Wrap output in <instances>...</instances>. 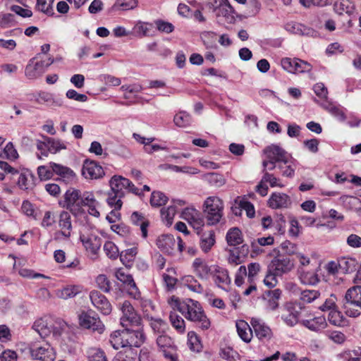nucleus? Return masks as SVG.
Listing matches in <instances>:
<instances>
[{
	"label": "nucleus",
	"instance_id": "obj_39",
	"mask_svg": "<svg viewBox=\"0 0 361 361\" xmlns=\"http://www.w3.org/2000/svg\"><path fill=\"white\" fill-rule=\"evenodd\" d=\"M355 5L350 0H339L334 4V10L340 15L347 13L350 15L353 13Z\"/></svg>",
	"mask_w": 361,
	"mask_h": 361
},
{
	"label": "nucleus",
	"instance_id": "obj_63",
	"mask_svg": "<svg viewBox=\"0 0 361 361\" xmlns=\"http://www.w3.org/2000/svg\"><path fill=\"white\" fill-rule=\"evenodd\" d=\"M88 359L90 361H107L104 352L97 348H92L89 350Z\"/></svg>",
	"mask_w": 361,
	"mask_h": 361
},
{
	"label": "nucleus",
	"instance_id": "obj_6",
	"mask_svg": "<svg viewBox=\"0 0 361 361\" xmlns=\"http://www.w3.org/2000/svg\"><path fill=\"white\" fill-rule=\"evenodd\" d=\"M209 6L219 21L227 23L234 22L233 9L227 0H209Z\"/></svg>",
	"mask_w": 361,
	"mask_h": 361
},
{
	"label": "nucleus",
	"instance_id": "obj_14",
	"mask_svg": "<svg viewBox=\"0 0 361 361\" xmlns=\"http://www.w3.org/2000/svg\"><path fill=\"white\" fill-rule=\"evenodd\" d=\"M128 328L124 329V338L128 347H140L145 340V335L141 327Z\"/></svg>",
	"mask_w": 361,
	"mask_h": 361
},
{
	"label": "nucleus",
	"instance_id": "obj_12",
	"mask_svg": "<svg viewBox=\"0 0 361 361\" xmlns=\"http://www.w3.org/2000/svg\"><path fill=\"white\" fill-rule=\"evenodd\" d=\"M34 60L35 59L30 60L25 71L26 77L30 80L40 77L45 72L47 68L54 63V59L51 58L47 62L40 61L34 63Z\"/></svg>",
	"mask_w": 361,
	"mask_h": 361
},
{
	"label": "nucleus",
	"instance_id": "obj_31",
	"mask_svg": "<svg viewBox=\"0 0 361 361\" xmlns=\"http://www.w3.org/2000/svg\"><path fill=\"white\" fill-rule=\"evenodd\" d=\"M236 329L238 336L245 343H250L253 336L252 331L249 324L244 320L236 322Z\"/></svg>",
	"mask_w": 361,
	"mask_h": 361
},
{
	"label": "nucleus",
	"instance_id": "obj_50",
	"mask_svg": "<svg viewBox=\"0 0 361 361\" xmlns=\"http://www.w3.org/2000/svg\"><path fill=\"white\" fill-rule=\"evenodd\" d=\"M173 121L177 126L184 128L190 124L192 118L189 114L185 111H180L175 115Z\"/></svg>",
	"mask_w": 361,
	"mask_h": 361
},
{
	"label": "nucleus",
	"instance_id": "obj_23",
	"mask_svg": "<svg viewBox=\"0 0 361 361\" xmlns=\"http://www.w3.org/2000/svg\"><path fill=\"white\" fill-rule=\"evenodd\" d=\"M82 172L86 178L90 179H97L104 175L103 168L94 161H86Z\"/></svg>",
	"mask_w": 361,
	"mask_h": 361
},
{
	"label": "nucleus",
	"instance_id": "obj_34",
	"mask_svg": "<svg viewBox=\"0 0 361 361\" xmlns=\"http://www.w3.org/2000/svg\"><path fill=\"white\" fill-rule=\"evenodd\" d=\"M299 279L304 285L314 286L319 282L318 274L314 271H299Z\"/></svg>",
	"mask_w": 361,
	"mask_h": 361
},
{
	"label": "nucleus",
	"instance_id": "obj_7",
	"mask_svg": "<svg viewBox=\"0 0 361 361\" xmlns=\"http://www.w3.org/2000/svg\"><path fill=\"white\" fill-rule=\"evenodd\" d=\"M111 190L114 192L125 196V190L140 195L139 189L128 178L121 176H114L109 181Z\"/></svg>",
	"mask_w": 361,
	"mask_h": 361
},
{
	"label": "nucleus",
	"instance_id": "obj_25",
	"mask_svg": "<svg viewBox=\"0 0 361 361\" xmlns=\"http://www.w3.org/2000/svg\"><path fill=\"white\" fill-rule=\"evenodd\" d=\"M156 244L161 252L171 255L175 250L176 240L172 235H161L157 239Z\"/></svg>",
	"mask_w": 361,
	"mask_h": 361
},
{
	"label": "nucleus",
	"instance_id": "obj_43",
	"mask_svg": "<svg viewBox=\"0 0 361 361\" xmlns=\"http://www.w3.org/2000/svg\"><path fill=\"white\" fill-rule=\"evenodd\" d=\"M148 319L150 321L151 328L156 334H164L169 329L168 324L160 318L155 319L152 317Z\"/></svg>",
	"mask_w": 361,
	"mask_h": 361
},
{
	"label": "nucleus",
	"instance_id": "obj_54",
	"mask_svg": "<svg viewBox=\"0 0 361 361\" xmlns=\"http://www.w3.org/2000/svg\"><path fill=\"white\" fill-rule=\"evenodd\" d=\"M188 345L189 348L194 352H200L202 349V345L198 336L194 331H190L188 334Z\"/></svg>",
	"mask_w": 361,
	"mask_h": 361
},
{
	"label": "nucleus",
	"instance_id": "obj_9",
	"mask_svg": "<svg viewBox=\"0 0 361 361\" xmlns=\"http://www.w3.org/2000/svg\"><path fill=\"white\" fill-rule=\"evenodd\" d=\"M92 305L102 314L109 315L112 311V306L107 298L99 290H92L89 295Z\"/></svg>",
	"mask_w": 361,
	"mask_h": 361
},
{
	"label": "nucleus",
	"instance_id": "obj_29",
	"mask_svg": "<svg viewBox=\"0 0 361 361\" xmlns=\"http://www.w3.org/2000/svg\"><path fill=\"white\" fill-rule=\"evenodd\" d=\"M82 290L83 287L80 285H71L57 290L56 294L58 298L67 300L82 293Z\"/></svg>",
	"mask_w": 361,
	"mask_h": 361
},
{
	"label": "nucleus",
	"instance_id": "obj_51",
	"mask_svg": "<svg viewBox=\"0 0 361 361\" xmlns=\"http://www.w3.org/2000/svg\"><path fill=\"white\" fill-rule=\"evenodd\" d=\"M97 287L104 293H109L111 289V283L105 274H99L95 279Z\"/></svg>",
	"mask_w": 361,
	"mask_h": 361
},
{
	"label": "nucleus",
	"instance_id": "obj_38",
	"mask_svg": "<svg viewBox=\"0 0 361 361\" xmlns=\"http://www.w3.org/2000/svg\"><path fill=\"white\" fill-rule=\"evenodd\" d=\"M138 5L137 0H116L111 6V11H128L135 8Z\"/></svg>",
	"mask_w": 361,
	"mask_h": 361
},
{
	"label": "nucleus",
	"instance_id": "obj_18",
	"mask_svg": "<svg viewBox=\"0 0 361 361\" xmlns=\"http://www.w3.org/2000/svg\"><path fill=\"white\" fill-rule=\"evenodd\" d=\"M211 274L218 287L225 290H228L231 280L228 271L226 269L216 266L212 271Z\"/></svg>",
	"mask_w": 361,
	"mask_h": 361
},
{
	"label": "nucleus",
	"instance_id": "obj_64",
	"mask_svg": "<svg viewBox=\"0 0 361 361\" xmlns=\"http://www.w3.org/2000/svg\"><path fill=\"white\" fill-rule=\"evenodd\" d=\"M157 29L164 33H171L174 30V26L169 22L162 20H157L154 22Z\"/></svg>",
	"mask_w": 361,
	"mask_h": 361
},
{
	"label": "nucleus",
	"instance_id": "obj_28",
	"mask_svg": "<svg viewBox=\"0 0 361 361\" xmlns=\"http://www.w3.org/2000/svg\"><path fill=\"white\" fill-rule=\"evenodd\" d=\"M281 290L279 288L266 291L263 298L267 301V307L271 310H275L279 307V300L281 296Z\"/></svg>",
	"mask_w": 361,
	"mask_h": 361
},
{
	"label": "nucleus",
	"instance_id": "obj_35",
	"mask_svg": "<svg viewBox=\"0 0 361 361\" xmlns=\"http://www.w3.org/2000/svg\"><path fill=\"white\" fill-rule=\"evenodd\" d=\"M338 265L341 274H348L356 270L357 262L354 258L341 257L338 259Z\"/></svg>",
	"mask_w": 361,
	"mask_h": 361
},
{
	"label": "nucleus",
	"instance_id": "obj_57",
	"mask_svg": "<svg viewBox=\"0 0 361 361\" xmlns=\"http://www.w3.org/2000/svg\"><path fill=\"white\" fill-rule=\"evenodd\" d=\"M104 250L111 259H116L120 255L118 248L112 241H106L104 243Z\"/></svg>",
	"mask_w": 361,
	"mask_h": 361
},
{
	"label": "nucleus",
	"instance_id": "obj_58",
	"mask_svg": "<svg viewBox=\"0 0 361 361\" xmlns=\"http://www.w3.org/2000/svg\"><path fill=\"white\" fill-rule=\"evenodd\" d=\"M185 282L190 290L193 292L202 293L204 291L202 286L192 276H188Z\"/></svg>",
	"mask_w": 361,
	"mask_h": 361
},
{
	"label": "nucleus",
	"instance_id": "obj_52",
	"mask_svg": "<svg viewBox=\"0 0 361 361\" xmlns=\"http://www.w3.org/2000/svg\"><path fill=\"white\" fill-rule=\"evenodd\" d=\"M44 140L48 143V150L51 153H56L61 149H66L65 143L59 140L45 137Z\"/></svg>",
	"mask_w": 361,
	"mask_h": 361
},
{
	"label": "nucleus",
	"instance_id": "obj_10",
	"mask_svg": "<svg viewBox=\"0 0 361 361\" xmlns=\"http://www.w3.org/2000/svg\"><path fill=\"white\" fill-rule=\"evenodd\" d=\"M157 344L163 351L166 358L169 359L171 361L177 360L176 347L170 336L166 334L159 335L157 338Z\"/></svg>",
	"mask_w": 361,
	"mask_h": 361
},
{
	"label": "nucleus",
	"instance_id": "obj_40",
	"mask_svg": "<svg viewBox=\"0 0 361 361\" xmlns=\"http://www.w3.org/2000/svg\"><path fill=\"white\" fill-rule=\"evenodd\" d=\"M226 240L230 246H236L243 243L241 231L238 228H231L226 234Z\"/></svg>",
	"mask_w": 361,
	"mask_h": 361
},
{
	"label": "nucleus",
	"instance_id": "obj_15",
	"mask_svg": "<svg viewBox=\"0 0 361 361\" xmlns=\"http://www.w3.org/2000/svg\"><path fill=\"white\" fill-rule=\"evenodd\" d=\"M79 322L82 327L97 331L99 334H102L104 329V326L98 316H91L87 312H82L80 315Z\"/></svg>",
	"mask_w": 361,
	"mask_h": 361
},
{
	"label": "nucleus",
	"instance_id": "obj_49",
	"mask_svg": "<svg viewBox=\"0 0 361 361\" xmlns=\"http://www.w3.org/2000/svg\"><path fill=\"white\" fill-rule=\"evenodd\" d=\"M118 195V193L114 192V191L111 190V192L108 193V198L106 200L107 204L111 207H114L116 210H120L123 205L121 199L124 197V195L120 196Z\"/></svg>",
	"mask_w": 361,
	"mask_h": 361
},
{
	"label": "nucleus",
	"instance_id": "obj_16",
	"mask_svg": "<svg viewBox=\"0 0 361 361\" xmlns=\"http://www.w3.org/2000/svg\"><path fill=\"white\" fill-rule=\"evenodd\" d=\"M116 277L126 286L127 293L130 297L132 298H139V288L132 275L126 274L123 271L118 270L116 274Z\"/></svg>",
	"mask_w": 361,
	"mask_h": 361
},
{
	"label": "nucleus",
	"instance_id": "obj_17",
	"mask_svg": "<svg viewBox=\"0 0 361 361\" xmlns=\"http://www.w3.org/2000/svg\"><path fill=\"white\" fill-rule=\"evenodd\" d=\"M268 206L273 209H287L292 204V200L289 195L283 192H273L269 197Z\"/></svg>",
	"mask_w": 361,
	"mask_h": 361
},
{
	"label": "nucleus",
	"instance_id": "obj_1",
	"mask_svg": "<svg viewBox=\"0 0 361 361\" xmlns=\"http://www.w3.org/2000/svg\"><path fill=\"white\" fill-rule=\"evenodd\" d=\"M169 303L173 309H177L188 319L198 325L202 330L210 327L211 323L205 314L200 303L190 298L180 301L174 296L169 300Z\"/></svg>",
	"mask_w": 361,
	"mask_h": 361
},
{
	"label": "nucleus",
	"instance_id": "obj_42",
	"mask_svg": "<svg viewBox=\"0 0 361 361\" xmlns=\"http://www.w3.org/2000/svg\"><path fill=\"white\" fill-rule=\"evenodd\" d=\"M32 329L37 332L41 337H46L51 333L50 326H49L47 320L43 318L37 319L33 324Z\"/></svg>",
	"mask_w": 361,
	"mask_h": 361
},
{
	"label": "nucleus",
	"instance_id": "obj_59",
	"mask_svg": "<svg viewBox=\"0 0 361 361\" xmlns=\"http://www.w3.org/2000/svg\"><path fill=\"white\" fill-rule=\"evenodd\" d=\"M37 174L40 180H46L51 178L54 173L49 164V166H39L37 168Z\"/></svg>",
	"mask_w": 361,
	"mask_h": 361
},
{
	"label": "nucleus",
	"instance_id": "obj_48",
	"mask_svg": "<svg viewBox=\"0 0 361 361\" xmlns=\"http://www.w3.org/2000/svg\"><path fill=\"white\" fill-rule=\"evenodd\" d=\"M137 253V249L135 247L127 249L120 253L121 261L126 266H130L134 261Z\"/></svg>",
	"mask_w": 361,
	"mask_h": 361
},
{
	"label": "nucleus",
	"instance_id": "obj_21",
	"mask_svg": "<svg viewBox=\"0 0 361 361\" xmlns=\"http://www.w3.org/2000/svg\"><path fill=\"white\" fill-rule=\"evenodd\" d=\"M250 323L254 329L255 336L259 340L266 342L271 338L272 331L264 322H262L258 319L252 318Z\"/></svg>",
	"mask_w": 361,
	"mask_h": 361
},
{
	"label": "nucleus",
	"instance_id": "obj_11",
	"mask_svg": "<svg viewBox=\"0 0 361 361\" xmlns=\"http://www.w3.org/2000/svg\"><path fill=\"white\" fill-rule=\"evenodd\" d=\"M268 267L271 271L281 276L290 272L293 269L294 264L288 257L279 255L271 261Z\"/></svg>",
	"mask_w": 361,
	"mask_h": 361
},
{
	"label": "nucleus",
	"instance_id": "obj_53",
	"mask_svg": "<svg viewBox=\"0 0 361 361\" xmlns=\"http://www.w3.org/2000/svg\"><path fill=\"white\" fill-rule=\"evenodd\" d=\"M168 201V197L160 191H154L150 198V204L152 207H161Z\"/></svg>",
	"mask_w": 361,
	"mask_h": 361
},
{
	"label": "nucleus",
	"instance_id": "obj_4",
	"mask_svg": "<svg viewBox=\"0 0 361 361\" xmlns=\"http://www.w3.org/2000/svg\"><path fill=\"white\" fill-rule=\"evenodd\" d=\"M0 169L5 173H10L13 179L17 177V185L21 190H29L35 185V176L30 171L27 169H22L18 171L6 161H0Z\"/></svg>",
	"mask_w": 361,
	"mask_h": 361
},
{
	"label": "nucleus",
	"instance_id": "obj_5",
	"mask_svg": "<svg viewBox=\"0 0 361 361\" xmlns=\"http://www.w3.org/2000/svg\"><path fill=\"white\" fill-rule=\"evenodd\" d=\"M122 317L121 324L125 329L141 327L142 320L140 315L136 312L134 307L128 300H125L121 307Z\"/></svg>",
	"mask_w": 361,
	"mask_h": 361
},
{
	"label": "nucleus",
	"instance_id": "obj_27",
	"mask_svg": "<svg viewBox=\"0 0 361 361\" xmlns=\"http://www.w3.org/2000/svg\"><path fill=\"white\" fill-rule=\"evenodd\" d=\"M59 226L60 232L66 238H70L72 231L71 216L68 212H62L59 215Z\"/></svg>",
	"mask_w": 361,
	"mask_h": 361
},
{
	"label": "nucleus",
	"instance_id": "obj_44",
	"mask_svg": "<svg viewBox=\"0 0 361 361\" xmlns=\"http://www.w3.org/2000/svg\"><path fill=\"white\" fill-rule=\"evenodd\" d=\"M152 28V23L139 21L135 25L133 31L140 37H143L152 35L150 32Z\"/></svg>",
	"mask_w": 361,
	"mask_h": 361
},
{
	"label": "nucleus",
	"instance_id": "obj_3",
	"mask_svg": "<svg viewBox=\"0 0 361 361\" xmlns=\"http://www.w3.org/2000/svg\"><path fill=\"white\" fill-rule=\"evenodd\" d=\"M343 309L345 314L351 317H358L361 312V286L350 288L345 293L343 300Z\"/></svg>",
	"mask_w": 361,
	"mask_h": 361
},
{
	"label": "nucleus",
	"instance_id": "obj_20",
	"mask_svg": "<svg viewBox=\"0 0 361 361\" xmlns=\"http://www.w3.org/2000/svg\"><path fill=\"white\" fill-rule=\"evenodd\" d=\"M289 288L295 294H299V299L302 303H311L321 295V293L317 290H309L305 289L301 290L296 284L290 283L288 284Z\"/></svg>",
	"mask_w": 361,
	"mask_h": 361
},
{
	"label": "nucleus",
	"instance_id": "obj_32",
	"mask_svg": "<svg viewBox=\"0 0 361 361\" xmlns=\"http://www.w3.org/2000/svg\"><path fill=\"white\" fill-rule=\"evenodd\" d=\"M192 268L195 274L201 278L205 279L212 272L210 267L206 262L201 258H196L192 263Z\"/></svg>",
	"mask_w": 361,
	"mask_h": 361
},
{
	"label": "nucleus",
	"instance_id": "obj_8",
	"mask_svg": "<svg viewBox=\"0 0 361 361\" xmlns=\"http://www.w3.org/2000/svg\"><path fill=\"white\" fill-rule=\"evenodd\" d=\"M81 192L79 190L70 188L64 195V207L73 215L81 214Z\"/></svg>",
	"mask_w": 361,
	"mask_h": 361
},
{
	"label": "nucleus",
	"instance_id": "obj_56",
	"mask_svg": "<svg viewBox=\"0 0 361 361\" xmlns=\"http://www.w3.org/2000/svg\"><path fill=\"white\" fill-rule=\"evenodd\" d=\"M292 161L290 156H288V162H279L278 164V168L281 171L283 176L286 177H292L294 175L295 169L292 166Z\"/></svg>",
	"mask_w": 361,
	"mask_h": 361
},
{
	"label": "nucleus",
	"instance_id": "obj_46",
	"mask_svg": "<svg viewBox=\"0 0 361 361\" xmlns=\"http://www.w3.org/2000/svg\"><path fill=\"white\" fill-rule=\"evenodd\" d=\"M206 180L210 185L215 187H221L226 183V179L224 176L217 173H208L204 176Z\"/></svg>",
	"mask_w": 361,
	"mask_h": 361
},
{
	"label": "nucleus",
	"instance_id": "obj_2",
	"mask_svg": "<svg viewBox=\"0 0 361 361\" xmlns=\"http://www.w3.org/2000/svg\"><path fill=\"white\" fill-rule=\"evenodd\" d=\"M203 207L208 225H216L221 221L224 214V203L219 197L215 196L207 197Z\"/></svg>",
	"mask_w": 361,
	"mask_h": 361
},
{
	"label": "nucleus",
	"instance_id": "obj_33",
	"mask_svg": "<svg viewBox=\"0 0 361 361\" xmlns=\"http://www.w3.org/2000/svg\"><path fill=\"white\" fill-rule=\"evenodd\" d=\"M300 322L304 326L314 331H318L324 329L326 325V319L323 317H314L310 319H302Z\"/></svg>",
	"mask_w": 361,
	"mask_h": 361
},
{
	"label": "nucleus",
	"instance_id": "obj_60",
	"mask_svg": "<svg viewBox=\"0 0 361 361\" xmlns=\"http://www.w3.org/2000/svg\"><path fill=\"white\" fill-rule=\"evenodd\" d=\"M238 206L241 209L246 212V214L249 218H253L255 215V210L253 204L245 199L239 200Z\"/></svg>",
	"mask_w": 361,
	"mask_h": 361
},
{
	"label": "nucleus",
	"instance_id": "obj_36",
	"mask_svg": "<svg viewBox=\"0 0 361 361\" xmlns=\"http://www.w3.org/2000/svg\"><path fill=\"white\" fill-rule=\"evenodd\" d=\"M299 312L295 310L293 306H288L286 312L282 314V319L288 326H293L300 322Z\"/></svg>",
	"mask_w": 361,
	"mask_h": 361
},
{
	"label": "nucleus",
	"instance_id": "obj_55",
	"mask_svg": "<svg viewBox=\"0 0 361 361\" xmlns=\"http://www.w3.org/2000/svg\"><path fill=\"white\" fill-rule=\"evenodd\" d=\"M81 214L84 212L83 207H88L92 204H98L92 192L85 191L81 194Z\"/></svg>",
	"mask_w": 361,
	"mask_h": 361
},
{
	"label": "nucleus",
	"instance_id": "obj_13",
	"mask_svg": "<svg viewBox=\"0 0 361 361\" xmlns=\"http://www.w3.org/2000/svg\"><path fill=\"white\" fill-rule=\"evenodd\" d=\"M30 354L32 358L42 361H54L56 358L55 351L49 343L33 345Z\"/></svg>",
	"mask_w": 361,
	"mask_h": 361
},
{
	"label": "nucleus",
	"instance_id": "obj_24",
	"mask_svg": "<svg viewBox=\"0 0 361 361\" xmlns=\"http://www.w3.org/2000/svg\"><path fill=\"white\" fill-rule=\"evenodd\" d=\"M80 239L87 251L93 255H96L97 254L102 245L101 238L95 235H90L87 236L81 235Z\"/></svg>",
	"mask_w": 361,
	"mask_h": 361
},
{
	"label": "nucleus",
	"instance_id": "obj_22",
	"mask_svg": "<svg viewBox=\"0 0 361 361\" xmlns=\"http://www.w3.org/2000/svg\"><path fill=\"white\" fill-rule=\"evenodd\" d=\"M50 167L54 174L59 177V180L66 183H70L75 180V173L71 169L54 162H50Z\"/></svg>",
	"mask_w": 361,
	"mask_h": 361
},
{
	"label": "nucleus",
	"instance_id": "obj_26",
	"mask_svg": "<svg viewBox=\"0 0 361 361\" xmlns=\"http://www.w3.org/2000/svg\"><path fill=\"white\" fill-rule=\"evenodd\" d=\"M186 202L181 200H175L173 201V204L168 207L166 209H161V214L164 221L166 225H171L173 222V217L178 211V207L184 206Z\"/></svg>",
	"mask_w": 361,
	"mask_h": 361
},
{
	"label": "nucleus",
	"instance_id": "obj_45",
	"mask_svg": "<svg viewBox=\"0 0 361 361\" xmlns=\"http://www.w3.org/2000/svg\"><path fill=\"white\" fill-rule=\"evenodd\" d=\"M169 320L172 326L180 334L185 331V323L183 319L176 312H171L169 314Z\"/></svg>",
	"mask_w": 361,
	"mask_h": 361
},
{
	"label": "nucleus",
	"instance_id": "obj_47",
	"mask_svg": "<svg viewBox=\"0 0 361 361\" xmlns=\"http://www.w3.org/2000/svg\"><path fill=\"white\" fill-rule=\"evenodd\" d=\"M54 0H37L36 8L49 16L54 14L53 3Z\"/></svg>",
	"mask_w": 361,
	"mask_h": 361
},
{
	"label": "nucleus",
	"instance_id": "obj_41",
	"mask_svg": "<svg viewBox=\"0 0 361 361\" xmlns=\"http://www.w3.org/2000/svg\"><path fill=\"white\" fill-rule=\"evenodd\" d=\"M109 341L113 348L116 350L121 348L128 347L124 338V330L113 332L110 336Z\"/></svg>",
	"mask_w": 361,
	"mask_h": 361
},
{
	"label": "nucleus",
	"instance_id": "obj_30",
	"mask_svg": "<svg viewBox=\"0 0 361 361\" xmlns=\"http://www.w3.org/2000/svg\"><path fill=\"white\" fill-rule=\"evenodd\" d=\"M215 233L212 230L204 231L200 235V246L202 250L207 253L215 244Z\"/></svg>",
	"mask_w": 361,
	"mask_h": 361
},
{
	"label": "nucleus",
	"instance_id": "obj_61",
	"mask_svg": "<svg viewBox=\"0 0 361 361\" xmlns=\"http://www.w3.org/2000/svg\"><path fill=\"white\" fill-rule=\"evenodd\" d=\"M188 223L197 231V234L200 235V231L204 226V220L202 214L198 212Z\"/></svg>",
	"mask_w": 361,
	"mask_h": 361
},
{
	"label": "nucleus",
	"instance_id": "obj_19",
	"mask_svg": "<svg viewBox=\"0 0 361 361\" xmlns=\"http://www.w3.org/2000/svg\"><path fill=\"white\" fill-rule=\"evenodd\" d=\"M264 153L270 161H276L277 164L281 161L285 164L288 162V154L283 149L278 145H271L267 147L264 149Z\"/></svg>",
	"mask_w": 361,
	"mask_h": 361
},
{
	"label": "nucleus",
	"instance_id": "obj_62",
	"mask_svg": "<svg viewBox=\"0 0 361 361\" xmlns=\"http://www.w3.org/2000/svg\"><path fill=\"white\" fill-rule=\"evenodd\" d=\"M336 297L334 295H331L329 298H326L324 304L319 306V310L323 312L329 311L331 312L333 310H336L337 308L336 305Z\"/></svg>",
	"mask_w": 361,
	"mask_h": 361
},
{
	"label": "nucleus",
	"instance_id": "obj_37",
	"mask_svg": "<svg viewBox=\"0 0 361 361\" xmlns=\"http://www.w3.org/2000/svg\"><path fill=\"white\" fill-rule=\"evenodd\" d=\"M134 299L138 301L139 305L143 312L144 317L147 319L152 317V312L154 310V305L152 304V302L149 299L142 298L140 290L139 298Z\"/></svg>",
	"mask_w": 361,
	"mask_h": 361
}]
</instances>
